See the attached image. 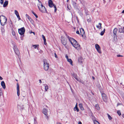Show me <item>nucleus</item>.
I'll return each instance as SVG.
<instances>
[{
  "mask_svg": "<svg viewBox=\"0 0 124 124\" xmlns=\"http://www.w3.org/2000/svg\"><path fill=\"white\" fill-rule=\"evenodd\" d=\"M71 44L75 48L78 50H79L80 49V46L77 41L74 39H73L72 41L70 42Z\"/></svg>",
  "mask_w": 124,
  "mask_h": 124,
  "instance_id": "1",
  "label": "nucleus"
},
{
  "mask_svg": "<svg viewBox=\"0 0 124 124\" xmlns=\"http://www.w3.org/2000/svg\"><path fill=\"white\" fill-rule=\"evenodd\" d=\"M7 19L5 16L1 15L0 16V21L1 25L3 26L7 23Z\"/></svg>",
  "mask_w": 124,
  "mask_h": 124,
  "instance_id": "2",
  "label": "nucleus"
},
{
  "mask_svg": "<svg viewBox=\"0 0 124 124\" xmlns=\"http://www.w3.org/2000/svg\"><path fill=\"white\" fill-rule=\"evenodd\" d=\"M37 6L39 10L42 13H46V10L45 7L42 4H38L37 5Z\"/></svg>",
  "mask_w": 124,
  "mask_h": 124,
  "instance_id": "3",
  "label": "nucleus"
},
{
  "mask_svg": "<svg viewBox=\"0 0 124 124\" xmlns=\"http://www.w3.org/2000/svg\"><path fill=\"white\" fill-rule=\"evenodd\" d=\"M44 68L45 70L47 71L49 68V64L47 63L46 60H45L44 61Z\"/></svg>",
  "mask_w": 124,
  "mask_h": 124,
  "instance_id": "4",
  "label": "nucleus"
},
{
  "mask_svg": "<svg viewBox=\"0 0 124 124\" xmlns=\"http://www.w3.org/2000/svg\"><path fill=\"white\" fill-rule=\"evenodd\" d=\"M25 31V29L24 27H22L18 29V32L20 35H23V36H24V34Z\"/></svg>",
  "mask_w": 124,
  "mask_h": 124,
  "instance_id": "5",
  "label": "nucleus"
},
{
  "mask_svg": "<svg viewBox=\"0 0 124 124\" xmlns=\"http://www.w3.org/2000/svg\"><path fill=\"white\" fill-rule=\"evenodd\" d=\"M61 41L62 44L64 46H66L67 42V40L63 36H61Z\"/></svg>",
  "mask_w": 124,
  "mask_h": 124,
  "instance_id": "6",
  "label": "nucleus"
},
{
  "mask_svg": "<svg viewBox=\"0 0 124 124\" xmlns=\"http://www.w3.org/2000/svg\"><path fill=\"white\" fill-rule=\"evenodd\" d=\"M95 48L97 50V52L99 53H101V48L97 44H96L95 45Z\"/></svg>",
  "mask_w": 124,
  "mask_h": 124,
  "instance_id": "7",
  "label": "nucleus"
},
{
  "mask_svg": "<svg viewBox=\"0 0 124 124\" xmlns=\"http://www.w3.org/2000/svg\"><path fill=\"white\" fill-rule=\"evenodd\" d=\"M118 30L116 28H115L113 30V33L114 34V38H116L117 37L116 36V33L117 32V31Z\"/></svg>",
  "mask_w": 124,
  "mask_h": 124,
  "instance_id": "8",
  "label": "nucleus"
},
{
  "mask_svg": "<svg viewBox=\"0 0 124 124\" xmlns=\"http://www.w3.org/2000/svg\"><path fill=\"white\" fill-rule=\"evenodd\" d=\"M102 98L104 101H106L107 99V97L106 94L104 93H101Z\"/></svg>",
  "mask_w": 124,
  "mask_h": 124,
  "instance_id": "9",
  "label": "nucleus"
},
{
  "mask_svg": "<svg viewBox=\"0 0 124 124\" xmlns=\"http://www.w3.org/2000/svg\"><path fill=\"white\" fill-rule=\"evenodd\" d=\"M48 4L49 6L51 8L54 7V6H56L54 5L51 0H49L48 1Z\"/></svg>",
  "mask_w": 124,
  "mask_h": 124,
  "instance_id": "10",
  "label": "nucleus"
},
{
  "mask_svg": "<svg viewBox=\"0 0 124 124\" xmlns=\"http://www.w3.org/2000/svg\"><path fill=\"white\" fill-rule=\"evenodd\" d=\"M17 95L18 96H19L20 95L19 87L18 83L17 84Z\"/></svg>",
  "mask_w": 124,
  "mask_h": 124,
  "instance_id": "11",
  "label": "nucleus"
},
{
  "mask_svg": "<svg viewBox=\"0 0 124 124\" xmlns=\"http://www.w3.org/2000/svg\"><path fill=\"white\" fill-rule=\"evenodd\" d=\"M118 31L120 33H124V27L122 28L121 27L119 29Z\"/></svg>",
  "mask_w": 124,
  "mask_h": 124,
  "instance_id": "12",
  "label": "nucleus"
},
{
  "mask_svg": "<svg viewBox=\"0 0 124 124\" xmlns=\"http://www.w3.org/2000/svg\"><path fill=\"white\" fill-rule=\"evenodd\" d=\"M48 110L45 108H44L42 110V112L43 114L46 116L47 115V112Z\"/></svg>",
  "mask_w": 124,
  "mask_h": 124,
  "instance_id": "13",
  "label": "nucleus"
},
{
  "mask_svg": "<svg viewBox=\"0 0 124 124\" xmlns=\"http://www.w3.org/2000/svg\"><path fill=\"white\" fill-rule=\"evenodd\" d=\"M90 115L91 117L92 118L93 120H96V118L93 116V114L91 112L90 113Z\"/></svg>",
  "mask_w": 124,
  "mask_h": 124,
  "instance_id": "14",
  "label": "nucleus"
},
{
  "mask_svg": "<svg viewBox=\"0 0 124 124\" xmlns=\"http://www.w3.org/2000/svg\"><path fill=\"white\" fill-rule=\"evenodd\" d=\"M80 31L81 35L82 36H83V35L85 33L83 29L82 28H81L80 29Z\"/></svg>",
  "mask_w": 124,
  "mask_h": 124,
  "instance_id": "15",
  "label": "nucleus"
},
{
  "mask_svg": "<svg viewBox=\"0 0 124 124\" xmlns=\"http://www.w3.org/2000/svg\"><path fill=\"white\" fill-rule=\"evenodd\" d=\"M79 106L80 109L82 110H84V109L83 107V104L82 103H80L79 104Z\"/></svg>",
  "mask_w": 124,
  "mask_h": 124,
  "instance_id": "16",
  "label": "nucleus"
},
{
  "mask_svg": "<svg viewBox=\"0 0 124 124\" xmlns=\"http://www.w3.org/2000/svg\"><path fill=\"white\" fill-rule=\"evenodd\" d=\"M1 85L3 89H5L6 88L5 84L4 81H2L1 82Z\"/></svg>",
  "mask_w": 124,
  "mask_h": 124,
  "instance_id": "17",
  "label": "nucleus"
},
{
  "mask_svg": "<svg viewBox=\"0 0 124 124\" xmlns=\"http://www.w3.org/2000/svg\"><path fill=\"white\" fill-rule=\"evenodd\" d=\"M66 35L68 39L70 42L71 41H72V40L74 39L73 38L70 37L68 35H67V34H66Z\"/></svg>",
  "mask_w": 124,
  "mask_h": 124,
  "instance_id": "18",
  "label": "nucleus"
},
{
  "mask_svg": "<svg viewBox=\"0 0 124 124\" xmlns=\"http://www.w3.org/2000/svg\"><path fill=\"white\" fill-rule=\"evenodd\" d=\"M8 1H5L4 4L3 5V7H6L8 5Z\"/></svg>",
  "mask_w": 124,
  "mask_h": 124,
  "instance_id": "19",
  "label": "nucleus"
},
{
  "mask_svg": "<svg viewBox=\"0 0 124 124\" xmlns=\"http://www.w3.org/2000/svg\"><path fill=\"white\" fill-rule=\"evenodd\" d=\"M78 62L81 63H82V57H80L78 58Z\"/></svg>",
  "mask_w": 124,
  "mask_h": 124,
  "instance_id": "20",
  "label": "nucleus"
},
{
  "mask_svg": "<svg viewBox=\"0 0 124 124\" xmlns=\"http://www.w3.org/2000/svg\"><path fill=\"white\" fill-rule=\"evenodd\" d=\"M43 85L45 87V91H47V90L48 89V86L46 84H44Z\"/></svg>",
  "mask_w": 124,
  "mask_h": 124,
  "instance_id": "21",
  "label": "nucleus"
},
{
  "mask_svg": "<svg viewBox=\"0 0 124 124\" xmlns=\"http://www.w3.org/2000/svg\"><path fill=\"white\" fill-rule=\"evenodd\" d=\"M101 23H99L98 25H96V27L97 28L99 29H101Z\"/></svg>",
  "mask_w": 124,
  "mask_h": 124,
  "instance_id": "22",
  "label": "nucleus"
},
{
  "mask_svg": "<svg viewBox=\"0 0 124 124\" xmlns=\"http://www.w3.org/2000/svg\"><path fill=\"white\" fill-rule=\"evenodd\" d=\"M14 51L16 54L17 55H18L19 54L20 52L19 51L18 49H16V50H15Z\"/></svg>",
  "mask_w": 124,
  "mask_h": 124,
  "instance_id": "23",
  "label": "nucleus"
},
{
  "mask_svg": "<svg viewBox=\"0 0 124 124\" xmlns=\"http://www.w3.org/2000/svg\"><path fill=\"white\" fill-rule=\"evenodd\" d=\"M67 61L68 62H69L71 65H73L72 61L71 59H69L67 60Z\"/></svg>",
  "mask_w": 124,
  "mask_h": 124,
  "instance_id": "24",
  "label": "nucleus"
},
{
  "mask_svg": "<svg viewBox=\"0 0 124 124\" xmlns=\"http://www.w3.org/2000/svg\"><path fill=\"white\" fill-rule=\"evenodd\" d=\"M72 76L77 81H78V79L77 77V75L76 74L73 73L72 74Z\"/></svg>",
  "mask_w": 124,
  "mask_h": 124,
  "instance_id": "25",
  "label": "nucleus"
},
{
  "mask_svg": "<svg viewBox=\"0 0 124 124\" xmlns=\"http://www.w3.org/2000/svg\"><path fill=\"white\" fill-rule=\"evenodd\" d=\"M26 17L29 19V20L31 21V20H32V19L27 14L26 15Z\"/></svg>",
  "mask_w": 124,
  "mask_h": 124,
  "instance_id": "26",
  "label": "nucleus"
},
{
  "mask_svg": "<svg viewBox=\"0 0 124 124\" xmlns=\"http://www.w3.org/2000/svg\"><path fill=\"white\" fill-rule=\"evenodd\" d=\"M74 110L76 111V110L77 112H78L79 111V110L77 107V104H76L75 107L74 108Z\"/></svg>",
  "mask_w": 124,
  "mask_h": 124,
  "instance_id": "27",
  "label": "nucleus"
},
{
  "mask_svg": "<svg viewBox=\"0 0 124 124\" xmlns=\"http://www.w3.org/2000/svg\"><path fill=\"white\" fill-rule=\"evenodd\" d=\"M9 24L10 26L11 27H13V24L12 23V21L11 20H10L9 22Z\"/></svg>",
  "mask_w": 124,
  "mask_h": 124,
  "instance_id": "28",
  "label": "nucleus"
},
{
  "mask_svg": "<svg viewBox=\"0 0 124 124\" xmlns=\"http://www.w3.org/2000/svg\"><path fill=\"white\" fill-rule=\"evenodd\" d=\"M95 107L96 108L97 110H99L100 109V107H99V105L97 104L95 105Z\"/></svg>",
  "mask_w": 124,
  "mask_h": 124,
  "instance_id": "29",
  "label": "nucleus"
},
{
  "mask_svg": "<svg viewBox=\"0 0 124 124\" xmlns=\"http://www.w3.org/2000/svg\"><path fill=\"white\" fill-rule=\"evenodd\" d=\"M105 31V29H104L100 33V35L101 36H102L103 35Z\"/></svg>",
  "mask_w": 124,
  "mask_h": 124,
  "instance_id": "30",
  "label": "nucleus"
},
{
  "mask_svg": "<svg viewBox=\"0 0 124 124\" xmlns=\"http://www.w3.org/2000/svg\"><path fill=\"white\" fill-rule=\"evenodd\" d=\"M93 122L94 124H100L96 120H94Z\"/></svg>",
  "mask_w": 124,
  "mask_h": 124,
  "instance_id": "31",
  "label": "nucleus"
},
{
  "mask_svg": "<svg viewBox=\"0 0 124 124\" xmlns=\"http://www.w3.org/2000/svg\"><path fill=\"white\" fill-rule=\"evenodd\" d=\"M31 12L35 16L36 18H37L38 17V16L33 11H31Z\"/></svg>",
  "mask_w": 124,
  "mask_h": 124,
  "instance_id": "32",
  "label": "nucleus"
},
{
  "mask_svg": "<svg viewBox=\"0 0 124 124\" xmlns=\"http://www.w3.org/2000/svg\"><path fill=\"white\" fill-rule=\"evenodd\" d=\"M39 46L38 45H33L32 46L34 47V48L36 49L37 47H38Z\"/></svg>",
  "mask_w": 124,
  "mask_h": 124,
  "instance_id": "33",
  "label": "nucleus"
},
{
  "mask_svg": "<svg viewBox=\"0 0 124 124\" xmlns=\"http://www.w3.org/2000/svg\"><path fill=\"white\" fill-rule=\"evenodd\" d=\"M15 13L16 16L19 14L18 12L16 10H15Z\"/></svg>",
  "mask_w": 124,
  "mask_h": 124,
  "instance_id": "34",
  "label": "nucleus"
},
{
  "mask_svg": "<svg viewBox=\"0 0 124 124\" xmlns=\"http://www.w3.org/2000/svg\"><path fill=\"white\" fill-rule=\"evenodd\" d=\"M107 115L108 116V118L109 119V120H111L112 119V118L108 114H107Z\"/></svg>",
  "mask_w": 124,
  "mask_h": 124,
  "instance_id": "35",
  "label": "nucleus"
},
{
  "mask_svg": "<svg viewBox=\"0 0 124 124\" xmlns=\"http://www.w3.org/2000/svg\"><path fill=\"white\" fill-rule=\"evenodd\" d=\"M42 37L44 40V41H45L46 40V39L44 35H42Z\"/></svg>",
  "mask_w": 124,
  "mask_h": 124,
  "instance_id": "36",
  "label": "nucleus"
},
{
  "mask_svg": "<svg viewBox=\"0 0 124 124\" xmlns=\"http://www.w3.org/2000/svg\"><path fill=\"white\" fill-rule=\"evenodd\" d=\"M117 113L119 116H120L121 115V112L120 111H119V110L117 111Z\"/></svg>",
  "mask_w": 124,
  "mask_h": 124,
  "instance_id": "37",
  "label": "nucleus"
},
{
  "mask_svg": "<svg viewBox=\"0 0 124 124\" xmlns=\"http://www.w3.org/2000/svg\"><path fill=\"white\" fill-rule=\"evenodd\" d=\"M85 12L86 14V15H89V13L88 11L86 9H85Z\"/></svg>",
  "mask_w": 124,
  "mask_h": 124,
  "instance_id": "38",
  "label": "nucleus"
},
{
  "mask_svg": "<svg viewBox=\"0 0 124 124\" xmlns=\"http://www.w3.org/2000/svg\"><path fill=\"white\" fill-rule=\"evenodd\" d=\"M2 94V91L1 89H0V96H1Z\"/></svg>",
  "mask_w": 124,
  "mask_h": 124,
  "instance_id": "39",
  "label": "nucleus"
},
{
  "mask_svg": "<svg viewBox=\"0 0 124 124\" xmlns=\"http://www.w3.org/2000/svg\"><path fill=\"white\" fill-rule=\"evenodd\" d=\"M13 49L14 50L18 49L16 46H14Z\"/></svg>",
  "mask_w": 124,
  "mask_h": 124,
  "instance_id": "40",
  "label": "nucleus"
},
{
  "mask_svg": "<svg viewBox=\"0 0 124 124\" xmlns=\"http://www.w3.org/2000/svg\"><path fill=\"white\" fill-rule=\"evenodd\" d=\"M12 34L13 36H14L15 34V32L13 30L12 31Z\"/></svg>",
  "mask_w": 124,
  "mask_h": 124,
  "instance_id": "41",
  "label": "nucleus"
},
{
  "mask_svg": "<svg viewBox=\"0 0 124 124\" xmlns=\"http://www.w3.org/2000/svg\"><path fill=\"white\" fill-rule=\"evenodd\" d=\"M54 11L55 12H56V11L57 8L56 7V6H54Z\"/></svg>",
  "mask_w": 124,
  "mask_h": 124,
  "instance_id": "42",
  "label": "nucleus"
},
{
  "mask_svg": "<svg viewBox=\"0 0 124 124\" xmlns=\"http://www.w3.org/2000/svg\"><path fill=\"white\" fill-rule=\"evenodd\" d=\"M19 19V20H20L21 19L20 17L19 16V14L18 15H17L16 16Z\"/></svg>",
  "mask_w": 124,
  "mask_h": 124,
  "instance_id": "43",
  "label": "nucleus"
},
{
  "mask_svg": "<svg viewBox=\"0 0 124 124\" xmlns=\"http://www.w3.org/2000/svg\"><path fill=\"white\" fill-rule=\"evenodd\" d=\"M4 2V0H0V3L2 4Z\"/></svg>",
  "mask_w": 124,
  "mask_h": 124,
  "instance_id": "44",
  "label": "nucleus"
},
{
  "mask_svg": "<svg viewBox=\"0 0 124 124\" xmlns=\"http://www.w3.org/2000/svg\"><path fill=\"white\" fill-rule=\"evenodd\" d=\"M80 82L83 84H84V82L83 81L80 80L79 81Z\"/></svg>",
  "mask_w": 124,
  "mask_h": 124,
  "instance_id": "45",
  "label": "nucleus"
},
{
  "mask_svg": "<svg viewBox=\"0 0 124 124\" xmlns=\"http://www.w3.org/2000/svg\"><path fill=\"white\" fill-rule=\"evenodd\" d=\"M116 56L117 57H123V56L120 55H117Z\"/></svg>",
  "mask_w": 124,
  "mask_h": 124,
  "instance_id": "46",
  "label": "nucleus"
},
{
  "mask_svg": "<svg viewBox=\"0 0 124 124\" xmlns=\"http://www.w3.org/2000/svg\"><path fill=\"white\" fill-rule=\"evenodd\" d=\"M54 55H55V57L56 58H57L58 57H57V55H56V54L55 53H54Z\"/></svg>",
  "mask_w": 124,
  "mask_h": 124,
  "instance_id": "47",
  "label": "nucleus"
},
{
  "mask_svg": "<svg viewBox=\"0 0 124 124\" xmlns=\"http://www.w3.org/2000/svg\"><path fill=\"white\" fill-rule=\"evenodd\" d=\"M65 57L67 59V60H68V59H69V58H68V56L67 55H66L65 56Z\"/></svg>",
  "mask_w": 124,
  "mask_h": 124,
  "instance_id": "48",
  "label": "nucleus"
},
{
  "mask_svg": "<svg viewBox=\"0 0 124 124\" xmlns=\"http://www.w3.org/2000/svg\"><path fill=\"white\" fill-rule=\"evenodd\" d=\"M44 44L45 45H46V44L47 43L46 42V40L45 41H44Z\"/></svg>",
  "mask_w": 124,
  "mask_h": 124,
  "instance_id": "49",
  "label": "nucleus"
},
{
  "mask_svg": "<svg viewBox=\"0 0 124 124\" xmlns=\"http://www.w3.org/2000/svg\"><path fill=\"white\" fill-rule=\"evenodd\" d=\"M76 32L77 34H79V31H76Z\"/></svg>",
  "mask_w": 124,
  "mask_h": 124,
  "instance_id": "50",
  "label": "nucleus"
},
{
  "mask_svg": "<svg viewBox=\"0 0 124 124\" xmlns=\"http://www.w3.org/2000/svg\"><path fill=\"white\" fill-rule=\"evenodd\" d=\"M37 121L36 117H34V121Z\"/></svg>",
  "mask_w": 124,
  "mask_h": 124,
  "instance_id": "51",
  "label": "nucleus"
},
{
  "mask_svg": "<svg viewBox=\"0 0 124 124\" xmlns=\"http://www.w3.org/2000/svg\"><path fill=\"white\" fill-rule=\"evenodd\" d=\"M34 124H38L37 121H34Z\"/></svg>",
  "mask_w": 124,
  "mask_h": 124,
  "instance_id": "52",
  "label": "nucleus"
},
{
  "mask_svg": "<svg viewBox=\"0 0 124 124\" xmlns=\"http://www.w3.org/2000/svg\"><path fill=\"white\" fill-rule=\"evenodd\" d=\"M121 104L120 103H118L117 104V106H118L119 105H121Z\"/></svg>",
  "mask_w": 124,
  "mask_h": 124,
  "instance_id": "53",
  "label": "nucleus"
},
{
  "mask_svg": "<svg viewBox=\"0 0 124 124\" xmlns=\"http://www.w3.org/2000/svg\"><path fill=\"white\" fill-rule=\"evenodd\" d=\"M39 83L40 84V83H42V81H41V80L40 79H39Z\"/></svg>",
  "mask_w": 124,
  "mask_h": 124,
  "instance_id": "54",
  "label": "nucleus"
},
{
  "mask_svg": "<svg viewBox=\"0 0 124 124\" xmlns=\"http://www.w3.org/2000/svg\"><path fill=\"white\" fill-rule=\"evenodd\" d=\"M3 79V78L1 76H0V80H2Z\"/></svg>",
  "mask_w": 124,
  "mask_h": 124,
  "instance_id": "55",
  "label": "nucleus"
},
{
  "mask_svg": "<svg viewBox=\"0 0 124 124\" xmlns=\"http://www.w3.org/2000/svg\"><path fill=\"white\" fill-rule=\"evenodd\" d=\"M78 124H82V123L81 122H78Z\"/></svg>",
  "mask_w": 124,
  "mask_h": 124,
  "instance_id": "56",
  "label": "nucleus"
},
{
  "mask_svg": "<svg viewBox=\"0 0 124 124\" xmlns=\"http://www.w3.org/2000/svg\"><path fill=\"white\" fill-rule=\"evenodd\" d=\"M122 116L124 118V114H123L122 115Z\"/></svg>",
  "mask_w": 124,
  "mask_h": 124,
  "instance_id": "57",
  "label": "nucleus"
},
{
  "mask_svg": "<svg viewBox=\"0 0 124 124\" xmlns=\"http://www.w3.org/2000/svg\"><path fill=\"white\" fill-rule=\"evenodd\" d=\"M38 1H39V3H41L40 4H42V3L39 0H38Z\"/></svg>",
  "mask_w": 124,
  "mask_h": 124,
  "instance_id": "58",
  "label": "nucleus"
},
{
  "mask_svg": "<svg viewBox=\"0 0 124 124\" xmlns=\"http://www.w3.org/2000/svg\"><path fill=\"white\" fill-rule=\"evenodd\" d=\"M122 13L124 14V9L123 10V11L122 12Z\"/></svg>",
  "mask_w": 124,
  "mask_h": 124,
  "instance_id": "59",
  "label": "nucleus"
},
{
  "mask_svg": "<svg viewBox=\"0 0 124 124\" xmlns=\"http://www.w3.org/2000/svg\"><path fill=\"white\" fill-rule=\"evenodd\" d=\"M92 78L93 79H95V78H94V77H92Z\"/></svg>",
  "mask_w": 124,
  "mask_h": 124,
  "instance_id": "60",
  "label": "nucleus"
},
{
  "mask_svg": "<svg viewBox=\"0 0 124 124\" xmlns=\"http://www.w3.org/2000/svg\"><path fill=\"white\" fill-rule=\"evenodd\" d=\"M21 40H23V38H22H22H21Z\"/></svg>",
  "mask_w": 124,
  "mask_h": 124,
  "instance_id": "61",
  "label": "nucleus"
},
{
  "mask_svg": "<svg viewBox=\"0 0 124 124\" xmlns=\"http://www.w3.org/2000/svg\"><path fill=\"white\" fill-rule=\"evenodd\" d=\"M32 33H33V34H34V35L35 34V33L34 32H32Z\"/></svg>",
  "mask_w": 124,
  "mask_h": 124,
  "instance_id": "62",
  "label": "nucleus"
},
{
  "mask_svg": "<svg viewBox=\"0 0 124 124\" xmlns=\"http://www.w3.org/2000/svg\"><path fill=\"white\" fill-rule=\"evenodd\" d=\"M56 124H61L59 123H57Z\"/></svg>",
  "mask_w": 124,
  "mask_h": 124,
  "instance_id": "63",
  "label": "nucleus"
},
{
  "mask_svg": "<svg viewBox=\"0 0 124 124\" xmlns=\"http://www.w3.org/2000/svg\"><path fill=\"white\" fill-rule=\"evenodd\" d=\"M32 33V32H30V33Z\"/></svg>",
  "mask_w": 124,
  "mask_h": 124,
  "instance_id": "64",
  "label": "nucleus"
}]
</instances>
